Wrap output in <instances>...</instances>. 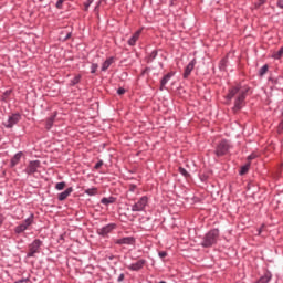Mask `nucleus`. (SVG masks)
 Returning <instances> with one entry per match:
<instances>
[{"instance_id":"f257e3e1","label":"nucleus","mask_w":283,"mask_h":283,"mask_svg":"<svg viewBox=\"0 0 283 283\" xmlns=\"http://www.w3.org/2000/svg\"><path fill=\"white\" fill-rule=\"evenodd\" d=\"M218 238H220V230H210L208 233L205 234L201 247H203V249H209L210 247L216 244V242H218Z\"/></svg>"},{"instance_id":"f03ea898","label":"nucleus","mask_w":283,"mask_h":283,"mask_svg":"<svg viewBox=\"0 0 283 283\" xmlns=\"http://www.w3.org/2000/svg\"><path fill=\"white\" fill-rule=\"evenodd\" d=\"M229 149H231V144L227 139H222L216 146L214 154L218 158L222 156H227L229 154Z\"/></svg>"},{"instance_id":"7ed1b4c3","label":"nucleus","mask_w":283,"mask_h":283,"mask_svg":"<svg viewBox=\"0 0 283 283\" xmlns=\"http://www.w3.org/2000/svg\"><path fill=\"white\" fill-rule=\"evenodd\" d=\"M32 224H34V213H31L22 223L17 226L14 228V233H23L24 231H28Z\"/></svg>"},{"instance_id":"20e7f679","label":"nucleus","mask_w":283,"mask_h":283,"mask_svg":"<svg viewBox=\"0 0 283 283\" xmlns=\"http://www.w3.org/2000/svg\"><path fill=\"white\" fill-rule=\"evenodd\" d=\"M41 247H43V241L40 239L33 240V242L29 244V252L27 253V258H34L36 253H41Z\"/></svg>"},{"instance_id":"39448f33","label":"nucleus","mask_w":283,"mask_h":283,"mask_svg":"<svg viewBox=\"0 0 283 283\" xmlns=\"http://www.w3.org/2000/svg\"><path fill=\"white\" fill-rule=\"evenodd\" d=\"M147 205H149V197L143 196L142 198L138 199L137 202H135L132 206V211L133 212L145 211V209L147 208Z\"/></svg>"},{"instance_id":"423d86ee","label":"nucleus","mask_w":283,"mask_h":283,"mask_svg":"<svg viewBox=\"0 0 283 283\" xmlns=\"http://www.w3.org/2000/svg\"><path fill=\"white\" fill-rule=\"evenodd\" d=\"M247 92H248L247 90L240 91L239 95L234 101V106H233L234 112H240V109L244 107V101H247Z\"/></svg>"},{"instance_id":"0eeeda50","label":"nucleus","mask_w":283,"mask_h":283,"mask_svg":"<svg viewBox=\"0 0 283 283\" xmlns=\"http://www.w3.org/2000/svg\"><path fill=\"white\" fill-rule=\"evenodd\" d=\"M41 167L40 160H31L29 161L27 168L24 169V172H27L28 176H32V174H36Z\"/></svg>"},{"instance_id":"6e6552de","label":"nucleus","mask_w":283,"mask_h":283,"mask_svg":"<svg viewBox=\"0 0 283 283\" xmlns=\"http://www.w3.org/2000/svg\"><path fill=\"white\" fill-rule=\"evenodd\" d=\"M21 120V114L14 113L11 116H9L7 123H4V127L7 129H12L14 125H17Z\"/></svg>"},{"instance_id":"1a4fd4ad","label":"nucleus","mask_w":283,"mask_h":283,"mask_svg":"<svg viewBox=\"0 0 283 283\" xmlns=\"http://www.w3.org/2000/svg\"><path fill=\"white\" fill-rule=\"evenodd\" d=\"M145 264H147V260L139 259L137 262L128 265L127 269H128V271H140L142 269L145 268Z\"/></svg>"},{"instance_id":"9d476101","label":"nucleus","mask_w":283,"mask_h":283,"mask_svg":"<svg viewBox=\"0 0 283 283\" xmlns=\"http://www.w3.org/2000/svg\"><path fill=\"white\" fill-rule=\"evenodd\" d=\"M116 229V223H108L104 226L103 228L97 230L98 235H107L108 233H112Z\"/></svg>"},{"instance_id":"9b49d317","label":"nucleus","mask_w":283,"mask_h":283,"mask_svg":"<svg viewBox=\"0 0 283 283\" xmlns=\"http://www.w3.org/2000/svg\"><path fill=\"white\" fill-rule=\"evenodd\" d=\"M115 244H119V245H123V244L134 245V244H136V239L134 237H124L122 239H117L115 241Z\"/></svg>"},{"instance_id":"f8f14e48","label":"nucleus","mask_w":283,"mask_h":283,"mask_svg":"<svg viewBox=\"0 0 283 283\" xmlns=\"http://www.w3.org/2000/svg\"><path fill=\"white\" fill-rule=\"evenodd\" d=\"M196 67V59H193L191 62L188 63L184 71V78H189L191 76V72H193V69Z\"/></svg>"},{"instance_id":"ddd939ff","label":"nucleus","mask_w":283,"mask_h":283,"mask_svg":"<svg viewBox=\"0 0 283 283\" xmlns=\"http://www.w3.org/2000/svg\"><path fill=\"white\" fill-rule=\"evenodd\" d=\"M140 34H143V29L137 30L132 38L128 40V45H130L132 48H134V45H136V43L138 42V39H140Z\"/></svg>"},{"instance_id":"4468645a","label":"nucleus","mask_w":283,"mask_h":283,"mask_svg":"<svg viewBox=\"0 0 283 283\" xmlns=\"http://www.w3.org/2000/svg\"><path fill=\"white\" fill-rule=\"evenodd\" d=\"M72 191H74V188H66L65 191L57 195V200H60V202H63V200H67V198H70V196L72 195Z\"/></svg>"},{"instance_id":"2eb2a0df","label":"nucleus","mask_w":283,"mask_h":283,"mask_svg":"<svg viewBox=\"0 0 283 283\" xmlns=\"http://www.w3.org/2000/svg\"><path fill=\"white\" fill-rule=\"evenodd\" d=\"M175 74H176L175 72H169L161 78L160 90H165V85H167L169 83V81H171V77L175 76Z\"/></svg>"},{"instance_id":"dca6fc26","label":"nucleus","mask_w":283,"mask_h":283,"mask_svg":"<svg viewBox=\"0 0 283 283\" xmlns=\"http://www.w3.org/2000/svg\"><path fill=\"white\" fill-rule=\"evenodd\" d=\"M116 57L111 56L108 59H106V61L103 62L102 64V72H107V70H109V66L115 63Z\"/></svg>"},{"instance_id":"f3484780","label":"nucleus","mask_w":283,"mask_h":283,"mask_svg":"<svg viewBox=\"0 0 283 283\" xmlns=\"http://www.w3.org/2000/svg\"><path fill=\"white\" fill-rule=\"evenodd\" d=\"M240 86H233L232 88H230L229 90V92H228V94H227V96H226V98L228 99V101H231V99H233V97L235 96V94H240Z\"/></svg>"},{"instance_id":"a211bd4d","label":"nucleus","mask_w":283,"mask_h":283,"mask_svg":"<svg viewBox=\"0 0 283 283\" xmlns=\"http://www.w3.org/2000/svg\"><path fill=\"white\" fill-rule=\"evenodd\" d=\"M54 120H56V113L46 118L45 129L50 130V128L54 126Z\"/></svg>"},{"instance_id":"6ab92c4d","label":"nucleus","mask_w":283,"mask_h":283,"mask_svg":"<svg viewBox=\"0 0 283 283\" xmlns=\"http://www.w3.org/2000/svg\"><path fill=\"white\" fill-rule=\"evenodd\" d=\"M22 157H23V153H22V151L15 154V155L13 156V158L11 159V167H17V164H18V163H21V158H22Z\"/></svg>"},{"instance_id":"aec40b11","label":"nucleus","mask_w":283,"mask_h":283,"mask_svg":"<svg viewBox=\"0 0 283 283\" xmlns=\"http://www.w3.org/2000/svg\"><path fill=\"white\" fill-rule=\"evenodd\" d=\"M102 205H105L107 207V205H114V202H116V198L115 197H104L101 199Z\"/></svg>"},{"instance_id":"412c9836","label":"nucleus","mask_w":283,"mask_h":283,"mask_svg":"<svg viewBox=\"0 0 283 283\" xmlns=\"http://www.w3.org/2000/svg\"><path fill=\"white\" fill-rule=\"evenodd\" d=\"M84 193H86V196H98V188L96 187L88 188L84 190Z\"/></svg>"},{"instance_id":"4be33fe9","label":"nucleus","mask_w":283,"mask_h":283,"mask_svg":"<svg viewBox=\"0 0 283 283\" xmlns=\"http://www.w3.org/2000/svg\"><path fill=\"white\" fill-rule=\"evenodd\" d=\"M282 56H283V46L279 51L272 54V59H275V61H280Z\"/></svg>"},{"instance_id":"5701e85b","label":"nucleus","mask_w":283,"mask_h":283,"mask_svg":"<svg viewBox=\"0 0 283 283\" xmlns=\"http://www.w3.org/2000/svg\"><path fill=\"white\" fill-rule=\"evenodd\" d=\"M266 72H269V64L263 65V66L259 70V76H264V74H266Z\"/></svg>"},{"instance_id":"b1692460","label":"nucleus","mask_w":283,"mask_h":283,"mask_svg":"<svg viewBox=\"0 0 283 283\" xmlns=\"http://www.w3.org/2000/svg\"><path fill=\"white\" fill-rule=\"evenodd\" d=\"M78 83H81V75H75L72 80H71V85H78Z\"/></svg>"},{"instance_id":"393cba45","label":"nucleus","mask_w":283,"mask_h":283,"mask_svg":"<svg viewBox=\"0 0 283 283\" xmlns=\"http://www.w3.org/2000/svg\"><path fill=\"white\" fill-rule=\"evenodd\" d=\"M178 171H179V174H181V176H184L185 178H189V172H188L187 169H185L184 167H179Z\"/></svg>"},{"instance_id":"a878e982","label":"nucleus","mask_w":283,"mask_h":283,"mask_svg":"<svg viewBox=\"0 0 283 283\" xmlns=\"http://www.w3.org/2000/svg\"><path fill=\"white\" fill-rule=\"evenodd\" d=\"M55 189H57V191H63V189H65V181L57 182Z\"/></svg>"},{"instance_id":"bb28decb","label":"nucleus","mask_w":283,"mask_h":283,"mask_svg":"<svg viewBox=\"0 0 283 283\" xmlns=\"http://www.w3.org/2000/svg\"><path fill=\"white\" fill-rule=\"evenodd\" d=\"M249 165L242 166L240 170V176H244L249 171Z\"/></svg>"},{"instance_id":"cd10ccee","label":"nucleus","mask_w":283,"mask_h":283,"mask_svg":"<svg viewBox=\"0 0 283 283\" xmlns=\"http://www.w3.org/2000/svg\"><path fill=\"white\" fill-rule=\"evenodd\" d=\"M63 3H65V0H57L55 8H57V10H63Z\"/></svg>"},{"instance_id":"c85d7f7f","label":"nucleus","mask_w":283,"mask_h":283,"mask_svg":"<svg viewBox=\"0 0 283 283\" xmlns=\"http://www.w3.org/2000/svg\"><path fill=\"white\" fill-rule=\"evenodd\" d=\"M98 70V64L93 63L91 65V74H96V71Z\"/></svg>"},{"instance_id":"c756f323","label":"nucleus","mask_w":283,"mask_h":283,"mask_svg":"<svg viewBox=\"0 0 283 283\" xmlns=\"http://www.w3.org/2000/svg\"><path fill=\"white\" fill-rule=\"evenodd\" d=\"M156 56H158V51H153L148 57V61H154V59H156Z\"/></svg>"},{"instance_id":"7c9ffc66","label":"nucleus","mask_w":283,"mask_h":283,"mask_svg":"<svg viewBox=\"0 0 283 283\" xmlns=\"http://www.w3.org/2000/svg\"><path fill=\"white\" fill-rule=\"evenodd\" d=\"M277 130L279 132H283V113H282V119H281V122L279 124Z\"/></svg>"},{"instance_id":"2f4dec72","label":"nucleus","mask_w":283,"mask_h":283,"mask_svg":"<svg viewBox=\"0 0 283 283\" xmlns=\"http://www.w3.org/2000/svg\"><path fill=\"white\" fill-rule=\"evenodd\" d=\"M136 185L132 184L129 185L128 191H130L132 193H134V191H136Z\"/></svg>"},{"instance_id":"473e14b6","label":"nucleus","mask_w":283,"mask_h":283,"mask_svg":"<svg viewBox=\"0 0 283 283\" xmlns=\"http://www.w3.org/2000/svg\"><path fill=\"white\" fill-rule=\"evenodd\" d=\"M255 158H258V155H255L254 153L248 156V160H255Z\"/></svg>"},{"instance_id":"72a5a7b5","label":"nucleus","mask_w":283,"mask_h":283,"mask_svg":"<svg viewBox=\"0 0 283 283\" xmlns=\"http://www.w3.org/2000/svg\"><path fill=\"white\" fill-rule=\"evenodd\" d=\"M102 165H103V160H99V161H97L96 164H95V169H101V167H102Z\"/></svg>"},{"instance_id":"f704fd0d","label":"nucleus","mask_w":283,"mask_h":283,"mask_svg":"<svg viewBox=\"0 0 283 283\" xmlns=\"http://www.w3.org/2000/svg\"><path fill=\"white\" fill-rule=\"evenodd\" d=\"M158 255H159V258H167V251H160L159 253H158Z\"/></svg>"},{"instance_id":"c9c22d12","label":"nucleus","mask_w":283,"mask_h":283,"mask_svg":"<svg viewBox=\"0 0 283 283\" xmlns=\"http://www.w3.org/2000/svg\"><path fill=\"white\" fill-rule=\"evenodd\" d=\"M117 94H119V96H122V94H125V88H118Z\"/></svg>"},{"instance_id":"e433bc0d","label":"nucleus","mask_w":283,"mask_h":283,"mask_svg":"<svg viewBox=\"0 0 283 283\" xmlns=\"http://www.w3.org/2000/svg\"><path fill=\"white\" fill-rule=\"evenodd\" d=\"M125 280V274H120L117 279V282H123Z\"/></svg>"},{"instance_id":"4c0bfd02","label":"nucleus","mask_w":283,"mask_h":283,"mask_svg":"<svg viewBox=\"0 0 283 283\" xmlns=\"http://www.w3.org/2000/svg\"><path fill=\"white\" fill-rule=\"evenodd\" d=\"M277 8H281L283 10V0L277 1Z\"/></svg>"},{"instance_id":"58836bf2","label":"nucleus","mask_w":283,"mask_h":283,"mask_svg":"<svg viewBox=\"0 0 283 283\" xmlns=\"http://www.w3.org/2000/svg\"><path fill=\"white\" fill-rule=\"evenodd\" d=\"M85 6V10H87L90 8V6H92V2H90V0H87V2L84 3Z\"/></svg>"},{"instance_id":"ea45409f","label":"nucleus","mask_w":283,"mask_h":283,"mask_svg":"<svg viewBox=\"0 0 283 283\" xmlns=\"http://www.w3.org/2000/svg\"><path fill=\"white\" fill-rule=\"evenodd\" d=\"M10 94H12V90H8L4 92V96H10Z\"/></svg>"},{"instance_id":"a19ab883","label":"nucleus","mask_w":283,"mask_h":283,"mask_svg":"<svg viewBox=\"0 0 283 283\" xmlns=\"http://www.w3.org/2000/svg\"><path fill=\"white\" fill-rule=\"evenodd\" d=\"M262 229H264V226L258 229V235H262Z\"/></svg>"},{"instance_id":"79ce46f5","label":"nucleus","mask_w":283,"mask_h":283,"mask_svg":"<svg viewBox=\"0 0 283 283\" xmlns=\"http://www.w3.org/2000/svg\"><path fill=\"white\" fill-rule=\"evenodd\" d=\"M3 220H4L3 214H0V227L1 224H3Z\"/></svg>"},{"instance_id":"37998d69","label":"nucleus","mask_w":283,"mask_h":283,"mask_svg":"<svg viewBox=\"0 0 283 283\" xmlns=\"http://www.w3.org/2000/svg\"><path fill=\"white\" fill-rule=\"evenodd\" d=\"M71 36H72V33H67L64 40L67 41V39H70Z\"/></svg>"},{"instance_id":"c03bdc74","label":"nucleus","mask_w":283,"mask_h":283,"mask_svg":"<svg viewBox=\"0 0 283 283\" xmlns=\"http://www.w3.org/2000/svg\"><path fill=\"white\" fill-rule=\"evenodd\" d=\"M260 3H266V0H260Z\"/></svg>"},{"instance_id":"a18cd8bd","label":"nucleus","mask_w":283,"mask_h":283,"mask_svg":"<svg viewBox=\"0 0 283 283\" xmlns=\"http://www.w3.org/2000/svg\"><path fill=\"white\" fill-rule=\"evenodd\" d=\"M19 283H23V282H25V280H20V281H18Z\"/></svg>"},{"instance_id":"49530a36","label":"nucleus","mask_w":283,"mask_h":283,"mask_svg":"<svg viewBox=\"0 0 283 283\" xmlns=\"http://www.w3.org/2000/svg\"><path fill=\"white\" fill-rule=\"evenodd\" d=\"M90 3H94V0H90Z\"/></svg>"},{"instance_id":"de8ad7c7","label":"nucleus","mask_w":283,"mask_h":283,"mask_svg":"<svg viewBox=\"0 0 283 283\" xmlns=\"http://www.w3.org/2000/svg\"><path fill=\"white\" fill-rule=\"evenodd\" d=\"M221 63H224V60H222Z\"/></svg>"}]
</instances>
